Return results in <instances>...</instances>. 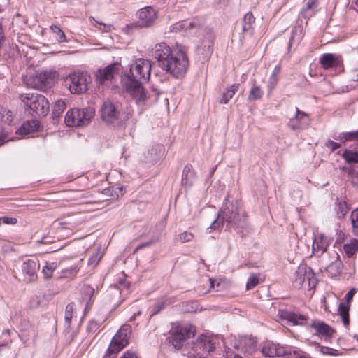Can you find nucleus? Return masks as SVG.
I'll list each match as a JSON object with an SVG mask.
<instances>
[{"instance_id": "a878e982", "label": "nucleus", "mask_w": 358, "mask_h": 358, "mask_svg": "<svg viewBox=\"0 0 358 358\" xmlns=\"http://www.w3.org/2000/svg\"><path fill=\"white\" fill-rule=\"evenodd\" d=\"M317 0H305V4L301 10V17L310 19L316 13Z\"/></svg>"}, {"instance_id": "1a4fd4ad", "label": "nucleus", "mask_w": 358, "mask_h": 358, "mask_svg": "<svg viewBox=\"0 0 358 358\" xmlns=\"http://www.w3.org/2000/svg\"><path fill=\"white\" fill-rule=\"evenodd\" d=\"M132 114L129 112L125 116L121 113L117 105L110 101H105L101 108V116L103 121L108 124H114L118 121L122 122L131 117Z\"/></svg>"}, {"instance_id": "393cba45", "label": "nucleus", "mask_w": 358, "mask_h": 358, "mask_svg": "<svg viewBox=\"0 0 358 358\" xmlns=\"http://www.w3.org/2000/svg\"><path fill=\"white\" fill-rule=\"evenodd\" d=\"M335 260L330 263L326 268L328 275L331 278L338 276L343 270V264L338 254H335Z\"/></svg>"}, {"instance_id": "5701e85b", "label": "nucleus", "mask_w": 358, "mask_h": 358, "mask_svg": "<svg viewBox=\"0 0 358 358\" xmlns=\"http://www.w3.org/2000/svg\"><path fill=\"white\" fill-rule=\"evenodd\" d=\"M319 62L324 69H329L337 67L339 65L340 61L338 57H336L334 54L324 53L320 56Z\"/></svg>"}, {"instance_id": "9d476101", "label": "nucleus", "mask_w": 358, "mask_h": 358, "mask_svg": "<svg viewBox=\"0 0 358 358\" xmlns=\"http://www.w3.org/2000/svg\"><path fill=\"white\" fill-rule=\"evenodd\" d=\"M131 333L129 325H123L113 338L108 348L109 355H117L123 348L129 343V339Z\"/></svg>"}, {"instance_id": "cd10ccee", "label": "nucleus", "mask_w": 358, "mask_h": 358, "mask_svg": "<svg viewBox=\"0 0 358 358\" xmlns=\"http://www.w3.org/2000/svg\"><path fill=\"white\" fill-rule=\"evenodd\" d=\"M255 17L251 12L247 13L242 20V31L243 34H252Z\"/></svg>"}, {"instance_id": "09e8293b", "label": "nucleus", "mask_w": 358, "mask_h": 358, "mask_svg": "<svg viewBox=\"0 0 358 358\" xmlns=\"http://www.w3.org/2000/svg\"><path fill=\"white\" fill-rule=\"evenodd\" d=\"M99 326L100 324L97 321L95 320H91L88 323L87 330L89 333H94L99 329Z\"/></svg>"}, {"instance_id": "4d7b16f0", "label": "nucleus", "mask_w": 358, "mask_h": 358, "mask_svg": "<svg viewBox=\"0 0 358 358\" xmlns=\"http://www.w3.org/2000/svg\"><path fill=\"white\" fill-rule=\"evenodd\" d=\"M225 358H243L241 356L236 355L234 351L229 348L225 349Z\"/></svg>"}, {"instance_id": "58836bf2", "label": "nucleus", "mask_w": 358, "mask_h": 358, "mask_svg": "<svg viewBox=\"0 0 358 358\" xmlns=\"http://www.w3.org/2000/svg\"><path fill=\"white\" fill-rule=\"evenodd\" d=\"M82 292L84 295L83 297V299H87V296H89V300H88L87 304V306H88L90 305V303L93 301L92 297L95 292L94 289L88 285H85L83 287ZM87 307L85 308V310L87 309Z\"/></svg>"}, {"instance_id": "72a5a7b5", "label": "nucleus", "mask_w": 358, "mask_h": 358, "mask_svg": "<svg viewBox=\"0 0 358 358\" xmlns=\"http://www.w3.org/2000/svg\"><path fill=\"white\" fill-rule=\"evenodd\" d=\"M281 71V66L280 64L276 65L268 80V88L273 90L278 81L279 75Z\"/></svg>"}, {"instance_id": "338daca9", "label": "nucleus", "mask_w": 358, "mask_h": 358, "mask_svg": "<svg viewBox=\"0 0 358 358\" xmlns=\"http://www.w3.org/2000/svg\"><path fill=\"white\" fill-rule=\"evenodd\" d=\"M111 355H109V354H108V352H106V355H105V357L103 358H110Z\"/></svg>"}, {"instance_id": "dca6fc26", "label": "nucleus", "mask_w": 358, "mask_h": 358, "mask_svg": "<svg viewBox=\"0 0 358 358\" xmlns=\"http://www.w3.org/2000/svg\"><path fill=\"white\" fill-rule=\"evenodd\" d=\"M356 293L355 288L351 289L345 296V303H340L338 308V313L345 327L350 324L349 310L350 303Z\"/></svg>"}, {"instance_id": "39448f33", "label": "nucleus", "mask_w": 358, "mask_h": 358, "mask_svg": "<svg viewBox=\"0 0 358 358\" xmlns=\"http://www.w3.org/2000/svg\"><path fill=\"white\" fill-rule=\"evenodd\" d=\"M25 107L29 109L31 115L45 116L49 112V102L42 94L25 93L20 95Z\"/></svg>"}, {"instance_id": "a19ab883", "label": "nucleus", "mask_w": 358, "mask_h": 358, "mask_svg": "<svg viewBox=\"0 0 358 358\" xmlns=\"http://www.w3.org/2000/svg\"><path fill=\"white\" fill-rule=\"evenodd\" d=\"M50 29L55 34V39L58 43H63L66 41L64 31L56 25H51Z\"/></svg>"}, {"instance_id": "6ab92c4d", "label": "nucleus", "mask_w": 358, "mask_h": 358, "mask_svg": "<svg viewBox=\"0 0 358 358\" xmlns=\"http://www.w3.org/2000/svg\"><path fill=\"white\" fill-rule=\"evenodd\" d=\"M261 352L265 357H281L282 355L285 353V348L272 342L266 341L264 343Z\"/></svg>"}, {"instance_id": "2f4dec72", "label": "nucleus", "mask_w": 358, "mask_h": 358, "mask_svg": "<svg viewBox=\"0 0 358 358\" xmlns=\"http://www.w3.org/2000/svg\"><path fill=\"white\" fill-rule=\"evenodd\" d=\"M329 245L328 241L324 235L317 236L313 242V247L317 248L322 252H324Z\"/></svg>"}, {"instance_id": "0e129e2a", "label": "nucleus", "mask_w": 358, "mask_h": 358, "mask_svg": "<svg viewBox=\"0 0 358 358\" xmlns=\"http://www.w3.org/2000/svg\"><path fill=\"white\" fill-rule=\"evenodd\" d=\"M161 148H162V146H161V145H157L156 148H152V149L151 150V152H155V157L152 158V161H155V160L157 158V149H159V151H160V150H161Z\"/></svg>"}, {"instance_id": "412c9836", "label": "nucleus", "mask_w": 358, "mask_h": 358, "mask_svg": "<svg viewBox=\"0 0 358 358\" xmlns=\"http://www.w3.org/2000/svg\"><path fill=\"white\" fill-rule=\"evenodd\" d=\"M199 27V23L195 20H182L170 27L171 32H185L186 34L191 33V31Z\"/></svg>"}, {"instance_id": "774afa93", "label": "nucleus", "mask_w": 358, "mask_h": 358, "mask_svg": "<svg viewBox=\"0 0 358 358\" xmlns=\"http://www.w3.org/2000/svg\"><path fill=\"white\" fill-rule=\"evenodd\" d=\"M355 5L357 6V7L358 8V0H355Z\"/></svg>"}, {"instance_id": "423d86ee", "label": "nucleus", "mask_w": 358, "mask_h": 358, "mask_svg": "<svg viewBox=\"0 0 358 358\" xmlns=\"http://www.w3.org/2000/svg\"><path fill=\"white\" fill-rule=\"evenodd\" d=\"M93 108H73L66 114L64 122L68 127H83L87 125L94 115Z\"/></svg>"}, {"instance_id": "13d9d810", "label": "nucleus", "mask_w": 358, "mask_h": 358, "mask_svg": "<svg viewBox=\"0 0 358 358\" xmlns=\"http://www.w3.org/2000/svg\"><path fill=\"white\" fill-rule=\"evenodd\" d=\"M2 223L7 224H15L17 223V219L15 217H1Z\"/></svg>"}, {"instance_id": "bb28decb", "label": "nucleus", "mask_w": 358, "mask_h": 358, "mask_svg": "<svg viewBox=\"0 0 358 358\" xmlns=\"http://www.w3.org/2000/svg\"><path fill=\"white\" fill-rule=\"evenodd\" d=\"M196 31L199 30L200 32H201L203 35V38L202 41V44L204 46V48H208L209 50L214 43V34L211 29L209 28H202L201 27L200 24H199V27L197 29H195Z\"/></svg>"}, {"instance_id": "20e7f679", "label": "nucleus", "mask_w": 358, "mask_h": 358, "mask_svg": "<svg viewBox=\"0 0 358 358\" xmlns=\"http://www.w3.org/2000/svg\"><path fill=\"white\" fill-rule=\"evenodd\" d=\"M196 329L190 324H178L170 330V336L166 338L165 343L171 350H179L185 341L194 337Z\"/></svg>"}, {"instance_id": "37998d69", "label": "nucleus", "mask_w": 358, "mask_h": 358, "mask_svg": "<svg viewBox=\"0 0 358 358\" xmlns=\"http://www.w3.org/2000/svg\"><path fill=\"white\" fill-rule=\"evenodd\" d=\"M73 310L74 306L73 303H69L66 307L64 319L66 325H67L68 327L70 326L71 322Z\"/></svg>"}, {"instance_id": "680f3d73", "label": "nucleus", "mask_w": 358, "mask_h": 358, "mask_svg": "<svg viewBox=\"0 0 358 358\" xmlns=\"http://www.w3.org/2000/svg\"><path fill=\"white\" fill-rule=\"evenodd\" d=\"M121 358H138V357L135 353L127 351L124 353V355L122 356Z\"/></svg>"}, {"instance_id": "f704fd0d", "label": "nucleus", "mask_w": 358, "mask_h": 358, "mask_svg": "<svg viewBox=\"0 0 358 358\" xmlns=\"http://www.w3.org/2000/svg\"><path fill=\"white\" fill-rule=\"evenodd\" d=\"M263 95V91L262 90L260 86L257 85H253L251 87L249 95H248V101H255L259 100L262 98Z\"/></svg>"}, {"instance_id": "ddd939ff", "label": "nucleus", "mask_w": 358, "mask_h": 358, "mask_svg": "<svg viewBox=\"0 0 358 358\" xmlns=\"http://www.w3.org/2000/svg\"><path fill=\"white\" fill-rule=\"evenodd\" d=\"M120 69V64L116 62L102 69H99L95 74L96 81L103 85L106 82L112 80L114 76L119 73Z\"/></svg>"}, {"instance_id": "5fc2aeb1", "label": "nucleus", "mask_w": 358, "mask_h": 358, "mask_svg": "<svg viewBox=\"0 0 358 358\" xmlns=\"http://www.w3.org/2000/svg\"><path fill=\"white\" fill-rule=\"evenodd\" d=\"M348 212L345 203H339L337 208V214L339 217H344Z\"/></svg>"}, {"instance_id": "e433bc0d", "label": "nucleus", "mask_w": 358, "mask_h": 358, "mask_svg": "<svg viewBox=\"0 0 358 358\" xmlns=\"http://www.w3.org/2000/svg\"><path fill=\"white\" fill-rule=\"evenodd\" d=\"M83 262V259H80L77 264H74L73 265L70 266L69 267H66L62 270V275L65 278H69L71 276L75 275L80 268V263Z\"/></svg>"}, {"instance_id": "bf43d9fd", "label": "nucleus", "mask_w": 358, "mask_h": 358, "mask_svg": "<svg viewBox=\"0 0 358 358\" xmlns=\"http://www.w3.org/2000/svg\"><path fill=\"white\" fill-rule=\"evenodd\" d=\"M155 241H152H152H147V242H145V243H144L140 244L139 245H138V246L135 248V250H134V252H137L138 250H141V249H143V248H145V247H148V246H150L152 243H155Z\"/></svg>"}, {"instance_id": "473e14b6", "label": "nucleus", "mask_w": 358, "mask_h": 358, "mask_svg": "<svg viewBox=\"0 0 358 358\" xmlns=\"http://www.w3.org/2000/svg\"><path fill=\"white\" fill-rule=\"evenodd\" d=\"M303 38V29L301 27H296L292 29V36L289 40V45L299 44Z\"/></svg>"}, {"instance_id": "2eb2a0df", "label": "nucleus", "mask_w": 358, "mask_h": 358, "mask_svg": "<svg viewBox=\"0 0 358 358\" xmlns=\"http://www.w3.org/2000/svg\"><path fill=\"white\" fill-rule=\"evenodd\" d=\"M310 123L309 115L296 108V115L288 122V127L293 131L302 130L307 128Z\"/></svg>"}, {"instance_id": "49530a36", "label": "nucleus", "mask_w": 358, "mask_h": 358, "mask_svg": "<svg viewBox=\"0 0 358 358\" xmlns=\"http://www.w3.org/2000/svg\"><path fill=\"white\" fill-rule=\"evenodd\" d=\"M350 219L354 231L358 232V208L352 211Z\"/></svg>"}, {"instance_id": "f8f14e48", "label": "nucleus", "mask_w": 358, "mask_h": 358, "mask_svg": "<svg viewBox=\"0 0 358 358\" xmlns=\"http://www.w3.org/2000/svg\"><path fill=\"white\" fill-rule=\"evenodd\" d=\"M157 11L152 6H146L138 11V20L136 27L146 28L151 27L157 20Z\"/></svg>"}, {"instance_id": "4468645a", "label": "nucleus", "mask_w": 358, "mask_h": 358, "mask_svg": "<svg viewBox=\"0 0 358 358\" xmlns=\"http://www.w3.org/2000/svg\"><path fill=\"white\" fill-rule=\"evenodd\" d=\"M278 316L282 321L292 325H304L308 320L307 316L285 309L279 310Z\"/></svg>"}, {"instance_id": "7ed1b4c3", "label": "nucleus", "mask_w": 358, "mask_h": 358, "mask_svg": "<svg viewBox=\"0 0 358 358\" xmlns=\"http://www.w3.org/2000/svg\"><path fill=\"white\" fill-rule=\"evenodd\" d=\"M224 222H227V227L229 228L243 227L245 225V215L240 212L238 203L236 201L225 203L222 211L217 214V219L208 228V229H210L209 233L220 229Z\"/></svg>"}, {"instance_id": "c9c22d12", "label": "nucleus", "mask_w": 358, "mask_h": 358, "mask_svg": "<svg viewBox=\"0 0 358 358\" xmlns=\"http://www.w3.org/2000/svg\"><path fill=\"white\" fill-rule=\"evenodd\" d=\"M57 268L56 262H46L45 265L42 268V273L44 278L50 279L52 277L53 272Z\"/></svg>"}, {"instance_id": "4c0bfd02", "label": "nucleus", "mask_w": 358, "mask_h": 358, "mask_svg": "<svg viewBox=\"0 0 358 358\" xmlns=\"http://www.w3.org/2000/svg\"><path fill=\"white\" fill-rule=\"evenodd\" d=\"M343 157L348 163H358V150L353 151L350 150H345L343 153Z\"/></svg>"}, {"instance_id": "69168bd1", "label": "nucleus", "mask_w": 358, "mask_h": 358, "mask_svg": "<svg viewBox=\"0 0 358 358\" xmlns=\"http://www.w3.org/2000/svg\"><path fill=\"white\" fill-rule=\"evenodd\" d=\"M299 358H310V357H308L306 355H300Z\"/></svg>"}, {"instance_id": "6e6d98bb", "label": "nucleus", "mask_w": 358, "mask_h": 358, "mask_svg": "<svg viewBox=\"0 0 358 358\" xmlns=\"http://www.w3.org/2000/svg\"><path fill=\"white\" fill-rule=\"evenodd\" d=\"M325 146L329 148L331 151H334L338 148L341 147V144L336 142H334L330 139H328L325 142Z\"/></svg>"}, {"instance_id": "f3484780", "label": "nucleus", "mask_w": 358, "mask_h": 358, "mask_svg": "<svg viewBox=\"0 0 358 358\" xmlns=\"http://www.w3.org/2000/svg\"><path fill=\"white\" fill-rule=\"evenodd\" d=\"M40 264L38 260L27 259L22 265V271L24 275V280L28 282H34L37 278V271L39 270Z\"/></svg>"}, {"instance_id": "de8ad7c7", "label": "nucleus", "mask_w": 358, "mask_h": 358, "mask_svg": "<svg viewBox=\"0 0 358 358\" xmlns=\"http://www.w3.org/2000/svg\"><path fill=\"white\" fill-rule=\"evenodd\" d=\"M259 283V279L254 274H252L248 279V281L246 284V288L247 289H251L253 287H255L256 285H257Z\"/></svg>"}, {"instance_id": "0eeeda50", "label": "nucleus", "mask_w": 358, "mask_h": 358, "mask_svg": "<svg viewBox=\"0 0 358 358\" xmlns=\"http://www.w3.org/2000/svg\"><path fill=\"white\" fill-rule=\"evenodd\" d=\"M55 80V72L45 70L36 72L26 77L24 80L27 87L45 91L54 85Z\"/></svg>"}, {"instance_id": "f03ea898", "label": "nucleus", "mask_w": 358, "mask_h": 358, "mask_svg": "<svg viewBox=\"0 0 358 358\" xmlns=\"http://www.w3.org/2000/svg\"><path fill=\"white\" fill-rule=\"evenodd\" d=\"M152 56L158 66L175 78H182L189 67V60L184 50H180L175 55L165 43L156 44L152 50Z\"/></svg>"}, {"instance_id": "c03bdc74", "label": "nucleus", "mask_w": 358, "mask_h": 358, "mask_svg": "<svg viewBox=\"0 0 358 358\" xmlns=\"http://www.w3.org/2000/svg\"><path fill=\"white\" fill-rule=\"evenodd\" d=\"M66 104L62 100H58L55 102L53 113L55 115H59L65 109Z\"/></svg>"}, {"instance_id": "79ce46f5", "label": "nucleus", "mask_w": 358, "mask_h": 358, "mask_svg": "<svg viewBox=\"0 0 358 358\" xmlns=\"http://www.w3.org/2000/svg\"><path fill=\"white\" fill-rule=\"evenodd\" d=\"M102 256L103 255L99 250H96L90 257L88 264L92 267H95L102 258Z\"/></svg>"}, {"instance_id": "603ef678", "label": "nucleus", "mask_w": 358, "mask_h": 358, "mask_svg": "<svg viewBox=\"0 0 358 358\" xmlns=\"http://www.w3.org/2000/svg\"><path fill=\"white\" fill-rule=\"evenodd\" d=\"M320 351L322 354L327 355L338 356L339 355L337 350L328 347H322Z\"/></svg>"}, {"instance_id": "052dcab7", "label": "nucleus", "mask_w": 358, "mask_h": 358, "mask_svg": "<svg viewBox=\"0 0 358 358\" xmlns=\"http://www.w3.org/2000/svg\"><path fill=\"white\" fill-rule=\"evenodd\" d=\"M6 136L3 133V129L0 127V146L7 141Z\"/></svg>"}, {"instance_id": "c85d7f7f", "label": "nucleus", "mask_w": 358, "mask_h": 358, "mask_svg": "<svg viewBox=\"0 0 358 358\" xmlns=\"http://www.w3.org/2000/svg\"><path fill=\"white\" fill-rule=\"evenodd\" d=\"M195 178V173L191 165H186L182 171V184L185 186H191Z\"/></svg>"}, {"instance_id": "f257e3e1", "label": "nucleus", "mask_w": 358, "mask_h": 358, "mask_svg": "<svg viewBox=\"0 0 358 358\" xmlns=\"http://www.w3.org/2000/svg\"><path fill=\"white\" fill-rule=\"evenodd\" d=\"M150 71V62L148 59L138 58L130 65L129 73L125 74L122 78L126 90L136 103H141L145 99L143 83L149 80Z\"/></svg>"}, {"instance_id": "a18cd8bd", "label": "nucleus", "mask_w": 358, "mask_h": 358, "mask_svg": "<svg viewBox=\"0 0 358 358\" xmlns=\"http://www.w3.org/2000/svg\"><path fill=\"white\" fill-rule=\"evenodd\" d=\"M119 190V192H121L122 191V188H120V187H109V188H106L103 190V193L106 194V195H110L111 196V199H117L119 196L117 193V190Z\"/></svg>"}, {"instance_id": "9b49d317", "label": "nucleus", "mask_w": 358, "mask_h": 358, "mask_svg": "<svg viewBox=\"0 0 358 358\" xmlns=\"http://www.w3.org/2000/svg\"><path fill=\"white\" fill-rule=\"evenodd\" d=\"M89 77L86 73L74 72L64 80L65 85L72 94H82L87 91Z\"/></svg>"}, {"instance_id": "c756f323", "label": "nucleus", "mask_w": 358, "mask_h": 358, "mask_svg": "<svg viewBox=\"0 0 358 358\" xmlns=\"http://www.w3.org/2000/svg\"><path fill=\"white\" fill-rule=\"evenodd\" d=\"M343 250L348 257H352L358 251V239H352L349 243L344 244Z\"/></svg>"}, {"instance_id": "4be33fe9", "label": "nucleus", "mask_w": 358, "mask_h": 358, "mask_svg": "<svg viewBox=\"0 0 358 358\" xmlns=\"http://www.w3.org/2000/svg\"><path fill=\"white\" fill-rule=\"evenodd\" d=\"M40 124L37 120H28L22 124L16 131V134L20 136H26L38 130Z\"/></svg>"}, {"instance_id": "a211bd4d", "label": "nucleus", "mask_w": 358, "mask_h": 358, "mask_svg": "<svg viewBox=\"0 0 358 358\" xmlns=\"http://www.w3.org/2000/svg\"><path fill=\"white\" fill-rule=\"evenodd\" d=\"M235 347L245 354L252 355L257 350V341L252 336H241L238 345Z\"/></svg>"}, {"instance_id": "ea45409f", "label": "nucleus", "mask_w": 358, "mask_h": 358, "mask_svg": "<svg viewBox=\"0 0 358 358\" xmlns=\"http://www.w3.org/2000/svg\"><path fill=\"white\" fill-rule=\"evenodd\" d=\"M339 139L342 142L357 141H358V130L350 132L341 133L339 135Z\"/></svg>"}, {"instance_id": "7c9ffc66", "label": "nucleus", "mask_w": 358, "mask_h": 358, "mask_svg": "<svg viewBox=\"0 0 358 358\" xmlns=\"http://www.w3.org/2000/svg\"><path fill=\"white\" fill-rule=\"evenodd\" d=\"M238 88L239 84L235 83L231 85L227 92L222 94L220 103L222 104H227L238 91Z\"/></svg>"}, {"instance_id": "3c124183", "label": "nucleus", "mask_w": 358, "mask_h": 358, "mask_svg": "<svg viewBox=\"0 0 358 358\" xmlns=\"http://www.w3.org/2000/svg\"><path fill=\"white\" fill-rule=\"evenodd\" d=\"M193 238V234L188 231H184L179 235V238L182 243L189 242L192 241Z\"/></svg>"}, {"instance_id": "aec40b11", "label": "nucleus", "mask_w": 358, "mask_h": 358, "mask_svg": "<svg viewBox=\"0 0 358 358\" xmlns=\"http://www.w3.org/2000/svg\"><path fill=\"white\" fill-rule=\"evenodd\" d=\"M312 278H313V273L311 268L306 264H301L295 272L294 283L300 286L306 280H308L310 283Z\"/></svg>"}, {"instance_id": "b1692460", "label": "nucleus", "mask_w": 358, "mask_h": 358, "mask_svg": "<svg viewBox=\"0 0 358 358\" xmlns=\"http://www.w3.org/2000/svg\"><path fill=\"white\" fill-rule=\"evenodd\" d=\"M311 326L315 329L320 336L324 337L325 339L330 338L334 333V331L330 326L323 322H315Z\"/></svg>"}, {"instance_id": "e2e57ef3", "label": "nucleus", "mask_w": 358, "mask_h": 358, "mask_svg": "<svg viewBox=\"0 0 358 358\" xmlns=\"http://www.w3.org/2000/svg\"><path fill=\"white\" fill-rule=\"evenodd\" d=\"M101 27L100 29H101L103 31L108 32L111 29V25L110 24H106L103 23H100Z\"/></svg>"}, {"instance_id": "864d4df0", "label": "nucleus", "mask_w": 358, "mask_h": 358, "mask_svg": "<svg viewBox=\"0 0 358 358\" xmlns=\"http://www.w3.org/2000/svg\"><path fill=\"white\" fill-rule=\"evenodd\" d=\"M281 357H284V358H299L300 355L295 351H292L289 348H285V353L282 355Z\"/></svg>"}, {"instance_id": "8fccbe9b", "label": "nucleus", "mask_w": 358, "mask_h": 358, "mask_svg": "<svg viewBox=\"0 0 358 358\" xmlns=\"http://www.w3.org/2000/svg\"><path fill=\"white\" fill-rule=\"evenodd\" d=\"M1 120L3 122L10 124L13 120V112L10 110H4L2 114Z\"/></svg>"}, {"instance_id": "6e6552de", "label": "nucleus", "mask_w": 358, "mask_h": 358, "mask_svg": "<svg viewBox=\"0 0 358 358\" xmlns=\"http://www.w3.org/2000/svg\"><path fill=\"white\" fill-rule=\"evenodd\" d=\"M217 338L212 336L202 334L193 343L191 356L194 358H206V356L215 350L217 348Z\"/></svg>"}]
</instances>
